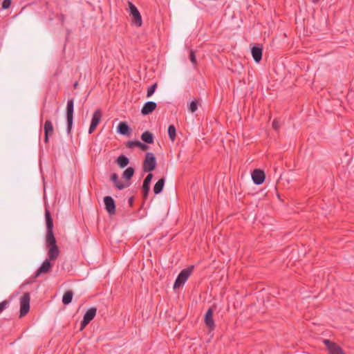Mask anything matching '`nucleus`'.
Instances as JSON below:
<instances>
[{"mask_svg":"<svg viewBox=\"0 0 354 354\" xmlns=\"http://www.w3.org/2000/svg\"><path fill=\"white\" fill-rule=\"evenodd\" d=\"M45 219L46 225L45 241L48 248V257L50 260H55L59 257L60 251L57 245V241L53 233V221L48 209L45 210Z\"/></svg>","mask_w":354,"mask_h":354,"instance_id":"1","label":"nucleus"},{"mask_svg":"<svg viewBox=\"0 0 354 354\" xmlns=\"http://www.w3.org/2000/svg\"><path fill=\"white\" fill-rule=\"evenodd\" d=\"M194 268V266L192 265L180 271L174 283L173 288L174 290L180 288L185 284L193 272Z\"/></svg>","mask_w":354,"mask_h":354,"instance_id":"2","label":"nucleus"},{"mask_svg":"<svg viewBox=\"0 0 354 354\" xmlns=\"http://www.w3.org/2000/svg\"><path fill=\"white\" fill-rule=\"evenodd\" d=\"M73 111H74V100L69 99L66 104V123L67 133L71 134V129L73 124Z\"/></svg>","mask_w":354,"mask_h":354,"instance_id":"3","label":"nucleus"},{"mask_svg":"<svg viewBox=\"0 0 354 354\" xmlns=\"http://www.w3.org/2000/svg\"><path fill=\"white\" fill-rule=\"evenodd\" d=\"M156 167V160L153 153L147 152L142 163V169L145 172H151Z\"/></svg>","mask_w":354,"mask_h":354,"instance_id":"4","label":"nucleus"},{"mask_svg":"<svg viewBox=\"0 0 354 354\" xmlns=\"http://www.w3.org/2000/svg\"><path fill=\"white\" fill-rule=\"evenodd\" d=\"M30 293L25 292L20 299V317L25 316L30 310Z\"/></svg>","mask_w":354,"mask_h":354,"instance_id":"5","label":"nucleus"},{"mask_svg":"<svg viewBox=\"0 0 354 354\" xmlns=\"http://www.w3.org/2000/svg\"><path fill=\"white\" fill-rule=\"evenodd\" d=\"M129 8L130 11V15L132 16V22L136 26L140 27L142 26V17L138 8L136 7L134 4L131 2H129Z\"/></svg>","mask_w":354,"mask_h":354,"instance_id":"6","label":"nucleus"},{"mask_svg":"<svg viewBox=\"0 0 354 354\" xmlns=\"http://www.w3.org/2000/svg\"><path fill=\"white\" fill-rule=\"evenodd\" d=\"M97 308L95 307L90 308L84 314L83 319L80 324V330H82L96 315Z\"/></svg>","mask_w":354,"mask_h":354,"instance_id":"7","label":"nucleus"},{"mask_svg":"<svg viewBox=\"0 0 354 354\" xmlns=\"http://www.w3.org/2000/svg\"><path fill=\"white\" fill-rule=\"evenodd\" d=\"M323 343L326 346L328 354H345L343 349L336 343L329 339H324Z\"/></svg>","mask_w":354,"mask_h":354,"instance_id":"8","label":"nucleus"},{"mask_svg":"<svg viewBox=\"0 0 354 354\" xmlns=\"http://www.w3.org/2000/svg\"><path fill=\"white\" fill-rule=\"evenodd\" d=\"M102 118V111L101 109H98L95 111V112L93 114V117L91 119V124L88 129V133H92L97 125L99 124L100 120Z\"/></svg>","mask_w":354,"mask_h":354,"instance_id":"9","label":"nucleus"},{"mask_svg":"<svg viewBox=\"0 0 354 354\" xmlns=\"http://www.w3.org/2000/svg\"><path fill=\"white\" fill-rule=\"evenodd\" d=\"M104 203L105 206V209L108 212L110 216L114 215L115 214V202L113 198L110 196H106L104 197Z\"/></svg>","mask_w":354,"mask_h":354,"instance_id":"10","label":"nucleus"},{"mask_svg":"<svg viewBox=\"0 0 354 354\" xmlns=\"http://www.w3.org/2000/svg\"><path fill=\"white\" fill-rule=\"evenodd\" d=\"M50 261H51V260L48 257V259H46L42 263L41 266L38 268V270L35 272V273L34 274L35 279L39 277L42 274H45V273L50 272V270H51V268L53 267V264L50 262Z\"/></svg>","mask_w":354,"mask_h":354,"instance_id":"11","label":"nucleus"},{"mask_svg":"<svg viewBox=\"0 0 354 354\" xmlns=\"http://www.w3.org/2000/svg\"><path fill=\"white\" fill-rule=\"evenodd\" d=\"M252 178L255 185H261L266 179V174L263 170L256 169L252 173Z\"/></svg>","mask_w":354,"mask_h":354,"instance_id":"12","label":"nucleus"},{"mask_svg":"<svg viewBox=\"0 0 354 354\" xmlns=\"http://www.w3.org/2000/svg\"><path fill=\"white\" fill-rule=\"evenodd\" d=\"M251 53L254 60L259 63L262 59L263 47L261 44H257L252 47Z\"/></svg>","mask_w":354,"mask_h":354,"instance_id":"13","label":"nucleus"},{"mask_svg":"<svg viewBox=\"0 0 354 354\" xmlns=\"http://www.w3.org/2000/svg\"><path fill=\"white\" fill-rule=\"evenodd\" d=\"M214 309L210 307L205 315V324L210 329L213 330L215 328V324L213 319Z\"/></svg>","mask_w":354,"mask_h":354,"instance_id":"14","label":"nucleus"},{"mask_svg":"<svg viewBox=\"0 0 354 354\" xmlns=\"http://www.w3.org/2000/svg\"><path fill=\"white\" fill-rule=\"evenodd\" d=\"M153 178V174L149 173L146 178H145L142 186V191L143 194V198L145 199L148 196V194L150 191V184Z\"/></svg>","mask_w":354,"mask_h":354,"instance_id":"15","label":"nucleus"},{"mask_svg":"<svg viewBox=\"0 0 354 354\" xmlns=\"http://www.w3.org/2000/svg\"><path fill=\"white\" fill-rule=\"evenodd\" d=\"M44 142L48 143L49 142V137L53 133V126L50 120H47L44 123Z\"/></svg>","mask_w":354,"mask_h":354,"instance_id":"16","label":"nucleus"},{"mask_svg":"<svg viewBox=\"0 0 354 354\" xmlns=\"http://www.w3.org/2000/svg\"><path fill=\"white\" fill-rule=\"evenodd\" d=\"M157 104L155 102L149 101L144 104L142 109L141 113L143 115H147L151 113L156 108Z\"/></svg>","mask_w":354,"mask_h":354,"instance_id":"17","label":"nucleus"},{"mask_svg":"<svg viewBox=\"0 0 354 354\" xmlns=\"http://www.w3.org/2000/svg\"><path fill=\"white\" fill-rule=\"evenodd\" d=\"M111 180L113 183L114 186L118 190H122L125 187H128L130 185L129 183L124 184L121 180H120L118 175L115 173L113 174L111 176Z\"/></svg>","mask_w":354,"mask_h":354,"instance_id":"18","label":"nucleus"},{"mask_svg":"<svg viewBox=\"0 0 354 354\" xmlns=\"http://www.w3.org/2000/svg\"><path fill=\"white\" fill-rule=\"evenodd\" d=\"M117 132L123 136H129L131 129L126 122H120L118 125Z\"/></svg>","mask_w":354,"mask_h":354,"instance_id":"19","label":"nucleus"},{"mask_svg":"<svg viewBox=\"0 0 354 354\" xmlns=\"http://www.w3.org/2000/svg\"><path fill=\"white\" fill-rule=\"evenodd\" d=\"M126 147L129 149H133L136 147L140 148L142 151H146L149 149V146L139 140H129L127 142Z\"/></svg>","mask_w":354,"mask_h":354,"instance_id":"20","label":"nucleus"},{"mask_svg":"<svg viewBox=\"0 0 354 354\" xmlns=\"http://www.w3.org/2000/svg\"><path fill=\"white\" fill-rule=\"evenodd\" d=\"M142 140L146 144H152L154 141V137L152 133L149 131H145L141 135Z\"/></svg>","mask_w":354,"mask_h":354,"instance_id":"21","label":"nucleus"},{"mask_svg":"<svg viewBox=\"0 0 354 354\" xmlns=\"http://www.w3.org/2000/svg\"><path fill=\"white\" fill-rule=\"evenodd\" d=\"M165 179L164 177L159 179L155 185L153 186V192L155 194H159L162 192L164 185H165Z\"/></svg>","mask_w":354,"mask_h":354,"instance_id":"22","label":"nucleus"},{"mask_svg":"<svg viewBox=\"0 0 354 354\" xmlns=\"http://www.w3.org/2000/svg\"><path fill=\"white\" fill-rule=\"evenodd\" d=\"M115 162L120 168H124L129 163V159L124 155H120L118 157Z\"/></svg>","mask_w":354,"mask_h":354,"instance_id":"23","label":"nucleus"},{"mask_svg":"<svg viewBox=\"0 0 354 354\" xmlns=\"http://www.w3.org/2000/svg\"><path fill=\"white\" fill-rule=\"evenodd\" d=\"M134 173L135 169L133 167H129L123 171L122 178L125 179L127 181H129L133 176Z\"/></svg>","mask_w":354,"mask_h":354,"instance_id":"24","label":"nucleus"},{"mask_svg":"<svg viewBox=\"0 0 354 354\" xmlns=\"http://www.w3.org/2000/svg\"><path fill=\"white\" fill-rule=\"evenodd\" d=\"M73 297V292L71 290H67L66 292H65V293L64 294V295L62 297V303L64 305L69 304L72 301Z\"/></svg>","mask_w":354,"mask_h":354,"instance_id":"25","label":"nucleus"},{"mask_svg":"<svg viewBox=\"0 0 354 354\" xmlns=\"http://www.w3.org/2000/svg\"><path fill=\"white\" fill-rule=\"evenodd\" d=\"M169 138L171 141H174L176 137V129L174 124H170L168 127Z\"/></svg>","mask_w":354,"mask_h":354,"instance_id":"26","label":"nucleus"},{"mask_svg":"<svg viewBox=\"0 0 354 354\" xmlns=\"http://www.w3.org/2000/svg\"><path fill=\"white\" fill-rule=\"evenodd\" d=\"M198 102L196 100H192L189 105V110L192 113H194L198 109Z\"/></svg>","mask_w":354,"mask_h":354,"instance_id":"27","label":"nucleus"},{"mask_svg":"<svg viewBox=\"0 0 354 354\" xmlns=\"http://www.w3.org/2000/svg\"><path fill=\"white\" fill-rule=\"evenodd\" d=\"M157 86H158L157 83H154L153 84H152L151 86H149L148 88L147 93V97H151L154 93V92L156 91V89L157 88Z\"/></svg>","mask_w":354,"mask_h":354,"instance_id":"28","label":"nucleus"},{"mask_svg":"<svg viewBox=\"0 0 354 354\" xmlns=\"http://www.w3.org/2000/svg\"><path fill=\"white\" fill-rule=\"evenodd\" d=\"M12 3L11 0H3L1 4V8L3 10L8 9Z\"/></svg>","mask_w":354,"mask_h":354,"instance_id":"29","label":"nucleus"},{"mask_svg":"<svg viewBox=\"0 0 354 354\" xmlns=\"http://www.w3.org/2000/svg\"><path fill=\"white\" fill-rule=\"evenodd\" d=\"M189 59H190L191 62L194 66H196L197 64V61H196V55H195L194 52L192 50H190Z\"/></svg>","mask_w":354,"mask_h":354,"instance_id":"30","label":"nucleus"},{"mask_svg":"<svg viewBox=\"0 0 354 354\" xmlns=\"http://www.w3.org/2000/svg\"><path fill=\"white\" fill-rule=\"evenodd\" d=\"M10 301L8 300H4L0 303V313H1L8 306Z\"/></svg>","mask_w":354,"mask_h":354,"instance_id":"31","label":"nucleus"},{"mask_svg":"<svg viewBox=\"0 0 354 354\" xmlns=\"http://www.w3.org/2000/svg\"><path fill=\"white\" fill-rule=\"evenodd\" d=\"M272 128L276 130V131H278L279 129V127H280V125H279V122L278 121L277 119H274L272 122Z\"/></svg>","mask_w":354,"mask_h":354,"instance_id":"32","label":"nucleus"},{"mask_svg":"<svg viewBox=\"0 0 354 354\" xmlns=\"http://www.w3.org/2000/svg\"><path fill=\"white\" fill-rule=\"evenodd\" d=\"M128 202H129V205H130L131 207V206H133V202H134V198H133V196L130 197V198H129Z\"/></svg>","mask_w":354,"mask_h":354,"instance_id":"33","label":"nucleus"},{"mask_svg":"<svg viewBox=\"0 0 354 354\" xmlns=\"http://www.w3.org/2000/svg\"><path fill=\"white\" fill-rule=\"evenodd\" d=\"M64 19H65L64 15L60 14V20H61L62 23H64Z\"/></svg>","mask_w":354,"mask_h":354,"instance_id":"34","label":"nucleus"},{"mask_svg":"<svg viewBox=\"0 0 354 354\" xmlns=\"http://www.w3.org/2000/svg\"><path fill=\"white\" fill-rule=\"evenodd\" d=\"M77 85H78V83L76 82L74 84V85H73L74 88H77Z\"/></svg>","mask_w":354,"mask_h":354,"instance_id":"35","label":"nucleus"}]
</instances>
